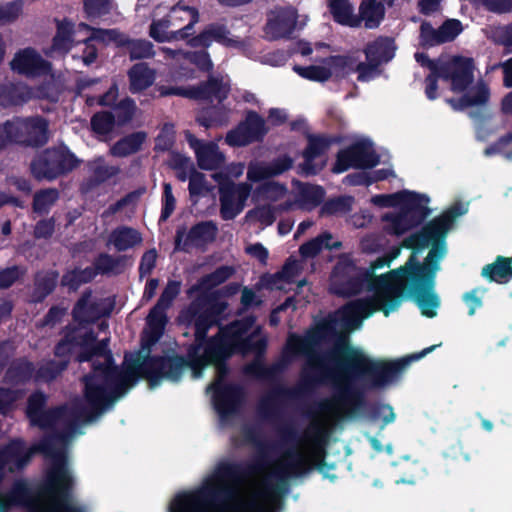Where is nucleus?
Segmentation results:
<instances>
[{
    "label": "nucleus",
    "instance_id": "nucleus-61",
    "mask_svg": "<svg viewBox=\"0 0 512 512\" xmlns=\"http://www.w3.org/2000/svg\"><path fill=\"white\" fill-rule=\"evenodd\" d=\"M490 10L505 13L512 10V0H488Z\"/></svg>",
    "mask_w": 512,
    "mask_h": 512
},
{
    "label": "nucleus",
    "instance_id": "nucleus-32",
    "mask_svg": "<svg viewBox=\"0 0 512 512\" xmlns=\"http://www.w3.org/2000/svg\"><path fill=\"white\" fill-rule=\"evenodd\" d=\"M163 53L167 58H172L177 61L184 60L185 63H191L197 65L200 69L209 70L212 66V63L209 59V56L205 52L197 53L193 56H188L180 51H174L169 48H163Z\"/></svg>",
    "mask_w": 512,
    "mask_h": 512
},
{
    "label": "nucleus",
    "instance_id": "nucleus-1",
    "mask_svg": "<svg viewBox=\"0 0 512 512\" xmlns=\"http://www.w3.org/2000/svg\"><path fill=\"white\" fill-rule=\"evenodd\" d=\"M468 211L467 203H456L440 217L426 225L419 234L406 238L402 246L412 250L407 262L398 269L377 275L376 272L397 259L401 247L375 260L366 270L365 296L347 304L328 321L322 322L304 338L289 337L284 357L290 361L303 355L314 376L326 377L336 386V393L323 404L324 423L313 424L304 438L284 455H324L328 429L336 421L357 415L360 390L383 388L395 382L415 360L433 351L436 345L401 359L385 361L371 358L361 348L350 345L348 333L359 329L364 319L376 311L386 316L397 310L405 291L421 310L433 318L440 306L435 292L436 274L446 255L445 237L457 217Z\"/></svg>",
    "mask_w": 512,
    "mask_h": 512
},
{
    "label": "nucleus",
    "instance_id": "nucleus-18",
    "mask_svg": "<svg viewBox=\"0 0 512 512\" xmlns=\"http://www.w3.org/2000/svg\"><path fill=\"white\" fill-rule=\"evenodd\" d=\"M329 141L323 137H310L309 144L303 157L304 162L300 165L302 173L309 175L320 171L326 164L324 152L328 148Z\"/></svg>",
    "mask_w": 512,
    "mask_h": 512
},
{
    "label": "nucleus",
    "instance_id": "nucleus-8",
    "mask_svg": "<svg viewBox=\"0 0 512 512\" xmlns=\"http://www.w3.org/2000/svg\"><path fill=\"white\" fill-rule=\"evenodd\" d=\"M243 163H232L227 172L216 173L213 178L219 185L221 193V214L224 219H233L244 208L245 202L250 196L251 186L248 183L238 185L230 184V178H238L244 172Z\"/></svg>",
    "mask_w": 512,
    "mask_h": 512
},
{
    "label": "nucleus",
    "instance_id": "nucleus-55",
    "mask_svg": "<svg viewBox=\"0 0 512 512\" xmlns=\"http://www.w3.org/2000/svg\"><path fill=\"white\" fill-rule=\"evenodd\" d=\"M157 254L155 250L146 252L140 263V272L142 275L149 274L156 262Z\"/></svg>",
    "mask_w": 512,
    "mask_h": 512
},
{
    "label": "nucleus",
    "instance_id": "nucleus-37",
    "mask_svg": "<svg viewBox=\"0 0 512 512\" xmlns=\"http://www.w3.org/2000/svg\"><path fill=\"white\" fill-rule=\"evenodd\" d=\"M23 3L14 1L0 5V26H4L16 21L22 14Z\"/></svg>",
    "mask_w": 512,
    "mask_h": 512
},
{
    "label": "nucleus",
    "instance_id": "nucleus-29",
    "mask_svg": "<svg viewBox=\"0 0 512 512\" xmlns=\"http://www.w3.org/2000/svg\"><path fill=\"white\" fill-rule=\"evenodd\" d=\"M253 197L256 201L278 202L287 198V190L274 181H268L256 190Z\"/></svg>",
    "mask_w": 512,
    "mask_h": 512
},
{
    "label": "nucleus",
    "instance_id": "nucleus-43",
    "mask_svg": "<svg viewBox=\"0 0 512 512\" xmlns=\"http://www.w3.org/2000/svg\"><path fill=\"white\" fill-rule=\"evenodd\" d=\"M55 190H46L38 193L34 199V209L37 212L46 211L57 199Z\"/></svg>",
    "mask_w": 512,
    "mask_h": 512
},
{
    "label": "nucleus",
    "instance_id": "nucleus-44",
    "mask_svg": "<svg viewBox=\"0 0 512 512\" xmlns=\"http://www.w3.org/2000/svg\"><path fill=\"white\" fill-rule=\"evenodd\" d=\"M132 58H146L153 55V45L146 40H136L129 44Z\"/></svg>",
    "mask_w": 512,
    "mask_h": 512
},
{
    "label": "nucleus",
    "instance_id": "nucleus-22",
    "mask_svg": "<svg viewBox=\"0 0 512 512\" xmlns=\"http://www.w3.org/2000/svg\"><path fill=\"white\" fill-rule=\"evenodd\" d=\"M395 50L396 47L392 39L379 38L367 47V60L375 65H379L391 60L394 57Z\"/></svg>",
    "mask_w": 512,
    "mask_h": 512
},
{
    "label": "nucleus",
    "instance_id": "nucleus-41",
    "mask_svg": "<svg viewBox=\"0 0 512 512\" xmlns=\"http://www.w3.org/2000/svg\"><path fill=\"white\" fill-rule=\"evenodd\" d=\"M95 271L92 269H85L83 271H73L67 273L63 277V284L71 289H76L79 284L91 280L95 276Z\"/></svg>",
    "mask_w": 512,
    "mask_h": 512
},
{
    "label": "nucleus",
    "instance_id": "nucleus-64",
    "mask_svg": "<svg viewBox=\"0 0 512 512\" xmlns=\"http://www.w3.org/2000/svg\"><path fill=\"white\" fill-rule=\"evenodd\" d=\"M504 72V84L506 87H512V58L502 64Z\"/></svg>",
    "mask_w": 512,
    "mask_h": 512
},
{
    "label": "nucleus",
    "instance_id": "nucleus-12",
    "mask_svg": "<svg viewBox=\"0 0 512 512\" xmlns=\"http://www.w3.org/2000/svg\"><path fill=\"white\" fill-rule=\"evenodd\" d=\"M180 291V284L176 281H170L163 291L157 305L152 309L147 317V330L150 341L155 342L164 329L166 316L164 311L171 305Z\"/></svg>",
    "mask_w": 512,
    "mask_h": 512
},
{
    "label": "nucleus",
    "instance_id": "nucleus-54",
    "mask_svg": "<svg viewBox=\"0 0 512 512\" xmlns=\"http://www.w3.org/2000/svg\"><path fill=\"white\" fill-rule=\"evenodd\" d=\"M299 263L296 260H289L279 273V278L290 282L299 272Z\"/></svg>",
    "mask_w": 512,
    "mask_h": 512
},
{
    "label": "nucleus",
    "instance_id": "nucleus-24",
    "mask_svg": "<svg viewBox=\"0 0 512 512\" xmlns=\"http://www.w3.org/2000/svg\"><path fill=\"white\" fill-rule=\"evenodd\" d=\"M359 18L366 28L377 27L384 18L385 8L383 4L375 0H363L359 7Z\"/></svg>",
    "mask_w": 512,
    "mask_h": 512
},
{
    "label": "nucleus",
    "instance_id": "nucleus-30",
    "mask_svg": "<svg viewBox=\"0 0 512 512\" xmlns=\"http://www.w3.org/2000/svg\"><path fill=\"white\" fill-rule=\"evenodd\" d=\"M141 240L142 238L136 230L125 227L115 230L110 238L111 243L120 251L139 244Z\"/></svg>",
    "mask_w": 512,
    "mask_h": 512
},
{
    "label": "nucleus",
    "instance_id": "nucleus-35",
    "mask_svg": "<svg viewBox=\"0 0 512 512\" xmlns=\"http://www.w3.org/2000/svg\"><path fill=\"white\" fill-rule=\"evenodd\" d=\"M52 151L53 150H49V151L45 152L44 155L40 156L32 163V172L37 178H47V179L55 178V177H50L48 175V171L50 170V168H52L53 166H57V164L59 163V160L53 161L50 159Z\"/></svg>",
    "mask_w": 512,
    "mask_h": 512
},
{
    "label": "nucleus",
    "instance_id": "nucleus-28",
    "mask_svg": "<svg viewBox=\"0 0 512 512\" xmlns=\"http://www.w3.org/2000/svg\"><path fill=\"white\" fill-rule=\"evenodd\" d=\"M146 135L143 132L131 134L119 142H117L111 149L115 156H127L138 151L145 142Z\"/></svg>",
    "mask_w": 512,
    "mask_h": 512
},
{
    "label": "nucleus",
    "instance_id": "nucleus-56",
    "mask_svg": "<svg viewBox=\"0 0 512 512\" xmlns=\"http://www.w3.org/2000/svg\"><path fill=\"white\" fill-rule=\"evenodd\" d=\"M17 397L15 392L0 389V413H6Z\"/></svg>",
    "mask_w": 512,
    "mask_h": 512
},
{
    "label": "nucleus",
    "instance_id": "nucleus-60",
    "mask_svg": "<svg viewBox=\"0 0 512 512\" xmlns=\"http://www.w3.org/2000/svg\"><path fill=\"white\" fill-rule=\"evenodd\" d=\"M246 252L257 258L258 260H260L261 262H265V260L267 259L268 257V251L267 249L259 244V243H256V244H252V245H248L246 247Z\"/></svg>",
    "mask_w": 512,
    "mask_h": 512
},
{
    "label": "nucleus",
    "instance_id": "nucleus-53",
    "mask_svg": "<svg viewBox=\"0 0 512 512\" xmlns=\"http://www.w3.org/2000/svg\"><path fill=\"white\" fill-rule=\"evenodd\" d=\"M339 281H340V278L338 275V271L336 270L332 276V287H331L335 293L341 294V295H348V294H353V293L357 292V290L355 289L354 283H349L346 286H340Z\"/></svg>",
    "mask_w": 512,
    "mask_h": 512
},
{
    "label": "nucleus",
    "instance_id": "nucleus-51",
    "mask_svg": "<svg viewBox=\"0 0 512 512\" xmlns=\"http://www.w3.org/2000/svg\"><path fill=\"white\" fill-rule=\"evenodd\" d=\"M375 417L382 421L381 429L395 421L396 415L389 405H382L378 408Z\"/></svg>",
    "mask_w": 512,
    "mask_h": 512
},
{
    "label": "nucleus",
    "instance_id": "nucleus-17",
    "mask_svg": "<svg viewBox=\"0 0 512 512\" xmlns=\"http://www.w3.org/2000/svg\"><path fill=\"white\" fill-rule=\"evenodd\" d=\"M187 141L194 150L200 168L212 170L218 168L224 161V155L218 146L212 142H201L190 133L186 134Z\"/></svg>",
    "mask_w": 512,
    "mask_h": 512
},
{
    "label": "nucleus",
    "instance_id": "nucleus-49",
    "mask_svg": "<svg viewBox=\"0 0 512 512\" xmlns=\"http://www.w3.org/2000/svg\"><path fill=\"white\" fill-rule=\"evenodd\" d=\"M175 208V198L172 195V188L170 184L164 185V208L162 211L161 219L166 220Z\"/></svg>",
    "mask_w": 512,
    "mask_h": 512
},
{
    "label": "nucleus",
    "instance_id": "nucleus-36",
    "mask_svg": "<svg viewBox=\"0 0 512 512\" xmlns=\"http://www.w3.org/2000/svg\"><path fill=\"white\" fill-rule=\"evenodd\" d=\"M85 11L90 18L107 14L114 7V0H84Z\"/></svg>",
    "mask_w": 512,
    "mask_h": 512
},
{
    "label": "nucleus",
    "instance_id": "nucleus-14",
    "mask_svg": "<svg viewBox=\"0 0 512 512\" xmlns=\"http://www.w3.org/2000/svg\"><path fill=\"white\" fill-rule=\"evenodd\" d=\"M306 22V16L298 19L296 11L293 8H287L277 12L269 19L266 26V35L271 39L285 37L291 34L296 27L304 26Z\"/></svg>",
    "mask_w": 512,
    "mask_h": 512
},
{
    "label": "nucleus",
    "instance_id": "nucleus-16",
    "mask_svg": "<svg viewBox=\"0 0 512 512\" xmlns=\"http://www.w3.org/2000/svg\"><path fill=\"white\" fill-rule=\"evenodd\" d=\"M13 71L29 77L43 75L49 71V64L31 48L17 52L11 61Z\"/></svg>",
    "mask_w": 512,
    "mask_h": 512
},
{
    "label": "nucleus",
    "instance_id": "nucleus-4",
    "mask_svg": "<svg viewBox=\"0 0 512 512\" xmlns=\"http://www.w3.org/2000/svg\"><path fill=\"white\" fill-rule=\"evenodd\" d=\"M442 80L449 85L453 96L447 102L454 109L483 105L488 101L489 89L482 79H475L473 60L453 57L439 62Z\"/></svg>",
    "mask_w": 512,
    "mask_h": 512
},
{
    "label": "nucleus",
    "instance_id": "nucleus-31",
    "mask_svg": "<svg viewBox=\"0 0 512 512\" xmlns=\"http://www.w3.org/2000/svg\"><path fill=\"white\" fill-rule=\"evenodd\" d=\"M510 274H512V258L499 257L495 263L485 266L482 270L484 277L497 282H502Z\"/></svg>",
    "mask_w": 512,
    "mask_h": 512
},
{
    "label": "nucleus",
    "instance_id": "nucleus-26",
    "mask_svg": "<svg viewBox=\"0 0 512 512\" xmlns=\"http://www.w3.org/2000/svg\"><path fill=\"white\" fill-rule=\"evenodd\" d=\"M51 160H59L57 166H53L48 171L50 177H58L64 172L70 171L76 167L78 161L65 147L54 149L51 152Z\"/></svg>",
    "mask_w": 512,
    "mask_h": 512
},
{
    "label": "nucleus",
    "instance_id": "nucleus-25",
    "mask_svg": "<svg viewBox=\"0 0 512 512\" xmlns=\"http://www.w3.org/2000/svg\"><path fill=\"white\" fill-rule=\"evenodd\" d=\"M130 90L132 92L142 91L155 80V72L146 64L139 63L134 65L129 71Z\"/></svg>",
    "mask_w": 512,
    "mask_h": 512
},
{
    "label": "nucleus",
    "instance_id": "nucleus-20",
    "mask_svg": "<svg viewBox=\"0 0 512 512\" xmlns=\"http://www.w3.org/2000/svg\"><path fill=\"white\" fill-rule=\"evenodd\" d=\"M330 12L336 22L349 27L361 25V19L348 0H329Z\"/></svg>",
    "mask_w": 512,
    "mask_h": 512
},
{
    "label": "nucleus",
    "instance_id": "nucleus-58",
    "mask_svg": "<svg viewBox=\"0 0 512 512\" xmlns=\"http://www.w3.org/2000/svg\"><path fill=\"white\" fill-rule=\"evenodd\" d=\"M478 292V290H473L472 292L466 293L463 297L469 308L470 315H473L476 309L482 305L481 298L477 295Z\"/></svg>",
    "mask_w": 512,
    "mask_h": 512
},
{
    "label": "nucleus",
    "instance_id": "nucleus-52",
    "mask_svg": "<svg viewBox=\"0 0 512 512\" xmlns=\"http://www.w3.org/2000/svg\"><path fill=\"white\" fill-rule=\"evenodd\" d=\"M382 178H384V176H382V175H378L375 178H370L368 176L367 172L361 171L354 175H348L345 178V181L351 185H360V184H370L374 180H378V179H382Z\"/></svg>",
    "mask_w": 512,
    "mask_h": 512
},
{
    "label": "nucleus",
    "instance_id": "nucleus-50",
    "mask_svg": "<svg viewBox=\"0 0 512 512\" xmlns=\"http://www.w3.org/2000/svg\"><path fill=\"white\" fill-rule=\"evenodd\" d=\"M384 246L382 239L377 235H367L361 241V247L364 251L373 253L382 249Z\"/></svg>",
    "mask_w": 512,
    "mask_h": 512
},
{
    "label": "nucleus",
    "instance_id": "nucleus-23",
    "mask_svg": "<svg viewBox=\"0 0 512 512\" xmlns=\"http://www.w3.org/2000/svg\"><path fill=\"white\" fill-rule=\"evenodd\" d=\"M289 207L288 200L284 203L279 204L277 207L271 206H258L253 210H250L245 217V220L250 224L258 225L260 228L271 225L276 217V212L281 209Z\"/></svg>",
    "mask_w": 512,
    "mask_h": 512
},
{
    "label": "nucleus",
    "instance_id": "nucleus-3",
    "mask_svg": "<svg viewBox=\"0 0 512 512\" xmlns=\"http://www.w3.org/2000/svg\"><path fill=\"white\" fill-rule=\"evenodd\" d=\"M232 272L229 267H221L190 290L191 297L196 300L179 316L180 323L194 329L195 339L188 348L187 360L181 357L150 359L137 353L126 356L123 369L119 370L112 366L106 341L95 344L94 337L84 326L75 335L67 336L59 343L57 355L63 356L79 346V361L92 362L93 374L85 380L86 406L44 410L45 397L40 393L33 394L27 407L31 423L42 429L61 430V433L31 450L19 441V469L29 462L34 450H40L50 459L46 477H73L65 450L69 439L75 434L76 424L92 421L125 395L141 377L147 378L154 388L162 378L177 381L187 369L191 370L194 378H198L205 368L215 366L218 378L207 391L212 395L214 407L222 420L233 414L241 393L237 387L222 384V361L234 351L259 350L263 343L260 328L250 317L226 328L216 327L217 315L225 309L226 304H213L206 292L228 279Z\"/></svg>",
    "mask_w": 512,
    "mask_h": 512
},
{
    "label": "nucleus",
    "instance_id": "nucleus-9",
    "mask_svg": "<svg viewBox=\"0 0 512 512\" xmlns=\"http://www.w3.org/2000/svg\"><path fill=\"white\" fill-rule=\"evenodd\" d=\"M169 23L175 31L160 32V27L164 25V21H152L149 34L157 42H172L176 40H184L192 34L195 23L198 22V12L191 7L182 3L174 6L169 14Z\"/></svg>",
    "mask_w": 512,
    "mask_h": 512
},
{
    "label": "nucleus",
    "instance_id": "nucleus-63",
    "mask_svg": "<svg viewBox=\"0 0 512 512\" xmlns=\"http://www.w3.org/2000/svg\"><path fill=\"white\" fill-rule=\"evenodd\" d=\"M53 232V223L50 220L41 221L35 228L37 237H47Z\"/></svg>",
    "mask_w": 512,
    "mask_h": 512
},
{
    "label": "nucleus",
    "instance_id": "nucleus-33",
    "mask_svg": "<svg viewBox=\"0 0 512 512\" xmlns=\"http://www.w3.org/2000/svg\"><path fill=\"white\" fill-rule=\"evenodd\" d=\"M331 235L323 234L310 242L302 245L300 247V253L304 257H314L317 255L323 248L333 249L338 248L340 243L335 241L330 243Z\"/></svg>",
    "mask_w": 512,
    "mask_h": 512
},
{
    "label": "nucleus",
    "instance_id": "nucleus-57",
    "mask_svg": "<svg viewBox=\"0 0 512 512\" xmlns=\"http://www.w3.org/2000/svg\"><path fill=\"white\" fill-rule=\"evenodd\" d=\"M89 297L82 298L76 305L74 309V317L75 320L79 322L81 325L82 322L87 320V311H88V305H89Z\"/></svg>",
    "mask_w": 512,
    "mask_h": 512
},
{
    "label": "nucleus",
    "instance_id": "nucleus-34",
    "mask_svg": "<svg viewBox=\"0 0 512 512\" xmlns=\"http://www.w3.org/2000/svg\"><path fill=\"white\" fill-rule=\"evenodd\" d=\"M216 233V228L211 223H200L189 232L188 239L194 245H202L211 241Z\"/></svg>",
    "mask_w": 512,
    "mask_h": 512
},
{
    "label": "nucleus",
    "instance_id": "nucleus-2",
    "mask_svg": "<svg viewBox=\"0 0 512 512\" xmlns=\"http://www.w3.org/2000/svg\"><path fill=\"white\" fill-rule=\"evenodd\" d=\"M232 272L229 267H221L190 290L191 297L196 300L179 316L180 323L194 329L195 339L188 348L187 360L181 357L150 359L137 353L126 356L123 369L119 370L112 366L106 341L95 344L94 337L84 326L75 335L67 336L59 343L57 355L63 356L79 346V361L92 362L93 374L85 380L86 406L44 410L45 397L40 393L33 394L27 407L31 423L42 429L61 430V433L31 450L18 441V469L29 462L34 450H40L50 459V469L45 478H73L65 450L69 439L75 434L76 424L92 421L125 395L141 377L147 378L154 388L162 378L177 381L187 369L191 370L194 378H198L205 368L215 366L218 378L207 391L212 395L214 407L222 420L233 414L241 393L237 387L222 384V361L234 351L259 350L263 343L260 328L250 317L226 328L216 327L217 315L225 309L226 304H213L206 292L228 279Z\"/></svg>",
    "mask_w": 512,
    "mask_h": 512
},
{
    "label": "nucleus",
    "instance_id": "nucleus-19",
    "mask_svg": "<svg viewBox=\"0 0 512 512\" xmlns=\"http://www.w3.org/2000/svg\"><path fill=\"white\" fill-rule=\"evenodd\" d=\"M291 165L292 160L288 157L280 158L273 164L252 162L248 167L247 178L251 182L263 181L271 176L286 171Z\"/></svg>",
    "mask_w": 512,
    "mask_h": 512
},
{
    "label": "nucleus",
    "instance_id": "nucleus-21",
    "mask_svg": "<svg viewBox=\"0 0 512 512\" xmlns=\"http://www.w3.org/2000/svg\"><path fill=\"white\" fill-rule=\"evenodd\" d=\"M212 41L219 42L225 46L238 47L240 41L232 36L223 27L212 26L200 36L193 38L190 42L192 46H208Z\"/></svg>",
    "mask_w": 512,
    "mask_h": 512
},
{
    "label": "nucleus",
    "instance_id": "nucleus-42",
    "mask_svg": "<svg viewBox=\"0 0 512 512\" xmlns=\"http://www.w3.org/2000/svg\"><path fill=\"white\" fill-rule=\"evenodd\" d=\"M113 117L109 113L96 114L91 121L93 130L99 135H105L113 127Z\"/></svg>",
    "mask_w": 512,
    "mask_h": 512
},
{
    "label": "nucleus",
    "instance_id": "nucleus-40",
    "mask_svg": "<svg viewBox=\"0 0 512 512\" xmlns=\"http://www.w3.org/2000/svg\"><path fill=\"white\" fill-rule=\"evenodd\" d=\"M353 198L349 196L340 197L327 202L322 208L323 214H344L348 212L353 205Z\"/></svg>",
    "mask_w": 512,
    "mask_h": 512
},
{
    "label": "nucleus",
    "instance_id": "nucleus-46",
    "mask_svg": "<svg viewBox=\"0 0 512 512\" xmlns=\"http://www.w3.org/2000/svg\"><path fill=\"white\" fill-rule=\"evenodd\" d=\"M189 190L192 195H202L210 191L202 173L194 171L189 179Z\"/></svg>",
    "mask_w": 512,
    "mask_h": 512
},
{
    "label": "nucleus",
    "instance_id": "nucleus-13",
    "mask_svg": "<svg viewBox=\"0 0 512 512\" xmlns=\"http://www.w3.org/2000/svg\"><path fill=\"white\" fill-rule=\"evenodd\" d=\"M267 133L264 120L254 112L247 114L245 121L226 135L225 141L230 146H245L260 140Z\"/></svg>",
    "mask_w": 512,
    "mask_h": 512
},
{
    "label": "nucleus",
    "instance_id": "nucleus-62",
    "mask_svg": "<svg viewBox=\"0 0 512 512\" xmlns=\"http://www.w3.org/2000/svg\"><path fill=\"white\" fill-rule=\"evenodd\" d=\"M372 220V215L367 211H361L359 213L354 214L350 222L356 228H362L367 226Z\"/></svg>",
    "mask_w": 512,
    "mask_h": 512
},
{
    "label": "nucleus",
    "instance_id": "nucleus-45",
    "mask_svg": "<svg viewBox=\"0 0 512 512\" xmlns=\"http://www.w3.org/2000/svg\"><path fill=\"white\" fill-rule=\"evenodd\" d=\"M228 118L229 113L227 110L216 107L210 111L209 119L201 117L200 121L206 127L221 126L228 122Z\"/></svg>",
    "mask_w": 512,
    "mask_h": 512
},
{
    "label": "nucleus",
    "instance_id": "nucleus-39",
    "mask_svg": "<svg viewBox=\"0 0 512 512\" xmlns=\"http://www.w3.org/2000/svg\"><path fill=\"white\" fill-rule=\"evenodd\" d=\"M324 197V191L319 186L304 185L301 189L302 206L310 209L318 205Z\"/></svg>",
    "mask_w": 512,
    "mask_h": 512
},
{
    "label": "nucleus",
    "instance_id": "nucleus-38",
    "mask_svg": "<svg viewBox=\"0 0 512 512\" xmlns=\"http://www.w3.org/2000/svg\"><path fill=\"white\" fill-rule=\"evenodd\" d=\"M463 30L462 24L456 19L445 21L438 29L440 44L454 40Z\"/></svg>",
    "mask_w": 512,
    "mask_h": 512
},
{
    "label": "nucleus",
    "instance_id": "nucleus-6",
    "mask_svg": "<svg viewBox=\"0 0 512 512\" xmlns=\"http://www.w3.org/2000/svg\"><path fill=\"white\" fill-rule=\"evenodd\" d=\"M74 41L84 42L86 46L82 57L84 64L89 65L96 58V49L91 45L92 41H98L104 44L115 43L117 45L125 44L124 36L116 30L94 29L84 23H80L76 28L68 21L59 23L57 34L54 37L52 52L66 53L72 47Z\"/></svg>",
    "mask_w": 512,
    "mask_h": 512
},
{
    "label": "nucleus",
    "instance_id": "nucleus-59",
    "mask_svg": "<svg viewBox=\"0 0 512 512\" xmlns=\"http://www.w3.org/2000/svg\"><path fill=\"white\" fill-rule=\"evenodd\" d=\"M19 276L16 268H10L0 272V288L9 287Z\"/></svg>",
    "mask_w": 512,
    "mask_h": 512
},
{
    "label": "nucleus",
    "instance_id": "nucleus-47",
    "mask_svg": "<svg viewBox=\"0 0 512 512\" xmlns=\"http://www.w3.org/2000/svg\"><path fill=\"white\" fill-rule=\"evenodd\" d=\"M438 30L432 28L428 23H423L420 28V44L424 47L435 46L438 42Z\"/></svg>",
    "mask_w": 512,
    "mask_h": 512
},
{
    "label": "nucleus",
    "instance_id": "nucleus-15",
    "mask_svg": "<svg viewBox=\"0 0 512 512\" xmlns=\"http://www.w3.org/2000/svg\"><path fill=\"white\" fill-rule=\"evenodd\" d=\"M229 91V79L227 77L211 78L203 88H173L164 94H175L197 99L215 98L222 101Z\"/></svg>",
    "mask_w": 512,
    "mask_h": 512
},
{
    "label": "nucleus",
    "instance_id": "nucleus-10",
    "mask_svg": "<svg viewBox=\"0 0 512 512\" xmlns=\"http://www.w3.org/2000/svg\"><path fill=\"white\" fill-rule=\"evenodd\" d=\"M47 123L41 118L7 122L0 129V145L7 141L42 145L47 141Z\"/></svg>",
    "mask_w": 512,
    "mask_h": 512
},
{
    "label": "nucleus",
    "instance_id": "nucleus-48",
    "mask_svg": "<svg viewBox=\"0 0 512 512\" xmlns=\"http://www.w3.org/2000/svg\"><path fill=\"white\" fill-rule=\"evenodd\" d=\"M135 104L132 100L126 99L122 101L116 108L118 121L123 123L128 121L135 112Z\"/></svg>",
    "mask_w": 512,
    "mask_h": 512
},
{
    "label": "nucleus",
    "instance_id": "nucleus-11",
    "mask_svg": "<svg viewBox=\"0 0 512 512\" xmlns=\"http://www.w3.org/2000/svg\"><path fill=\"white\" fill-rule=\"evenodd\" d=\"M372 142L365 137H358L352 146L339 152L333 172L342 173L351 167H373L378 164Z\"/></svg>",
    "mask_w": 512,
    "mask_h": 512
},
{
    "label": "nucleus",
    "instance_id": "nucleus-7",
    "mask_svg": "<svg viewBox=\"0 0 512 512\" xmlns=\"http://www.w3.org/2000/svg\"><path fill=\"white\" fill-rule=\"evenodd\" d=\"M377 66L371 62L369 65L360 64L352 56H333L307 67L296 65L293 69L302 78L317 82L341 78L357 69L358 79L368 81L377 74Z\"/></svg>",
    "mask_w": 512,
    "mask_h": 512
},
{
    "label": "nucleus",
    "instance_id": "nucleus-5",
    "mask_svg": "<svg viewBox=\"0 0 512 512\" xmlns=\"http://www.w3.org/2000/svg\"><path fill=\"white\" fill-rule=\"evenodd\" d=\"M371 203L381 208H396L399 213H388L383 216L386 229L401 235L415 226L426 215L429 198L408 190L393 194L375 195Z\"/></svg>",
    "mask_w": 512,
    "mask_h": 512
},
{
    "label": "nucleus",
    "instance_id": "nucleus-27",
    "mask_svg": "<svg viewBox=\"0 0 512 512\" xmlns=\"http://www.w3.org/2000/svg\"><path fill=\"white\" fill-rule=\"evenodd\" d=\"M415 59L422 65H428V67L430 68V74L427 76L426 79L425 93L429 99H436L438 97V93L436 92L438 79H442L441 71L439 68V62L433 63L429 61L425 54L423 53H416Z\"/></svg>",
    "mask_w": 512,
    "mask_h": 512
}]
</instances>
